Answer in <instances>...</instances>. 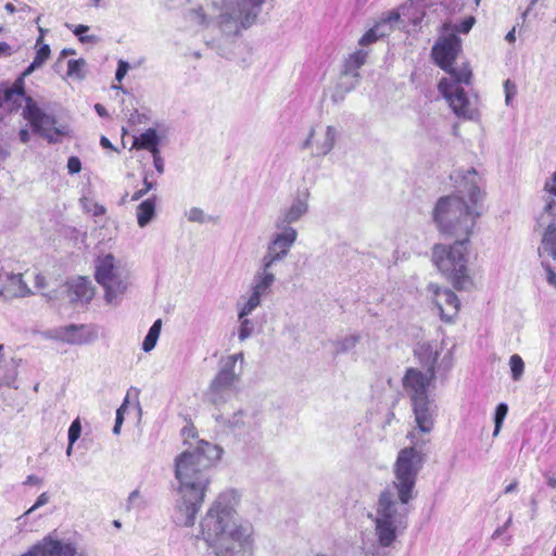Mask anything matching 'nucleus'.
<instances>
[{
	"mask_svg": "<svg viewBox=\"0 0 556 556\" xmlns=\"http://www.w3.org/2000/svg\"><path fill=\"white\" fill-rule=\"evenodd\" d=\"M426 455L415 446L404 447L397 453L393 466L392 488L383 490L376 505L374 521L375 534L381 547H390L397 535L407 528L408 508L406 505L415 497L417 477L424 467Z\"/></svg>",
	"mask_w": 556,
	"mask_h": 556,
	"instance_id": "obj_1",
	"label": "nucleus"
},
{
	"mask_svg": "<svg viewBox=\"0 0 556 556\" xmlns=\"http://www.w3.org/2000/svg\"><path fill=\"white\" fill-rule=\"evenodd\" d=\"M223 450L204 440L189 446L175 458V478L178 481L174 507V521L191 527L202 506L211 482V468Z\"/></svg>",
	"mask_w": 556,
	"mask_h": 556,
	"instance_id": "obj_2",
	"label": "nucleus"
},
{
	"mask_svg": "<svg viewBox=\"0 0 556 556\" xmlns=\"http://www.w3.org/2000/svg\"><path fill=\"white\" fill-rule=\"evenodd\" d=\"M450 177L456 191L438 199L432 219L442 235L470 238L477 219L482 214L481 177L472 167L457 169Z\"/></svg>",
	"mask_w": 556,
	"mask_h": 556,
	"instance_id": "obj_3",
	"label": "nucleus"
},
{
	"mask_svg": "<svg viewBox=\"0 0 556 556\" xmlns=\"http://www.w3.org/2000/svg\"><path fill=\"white\" fill-rule=\"evenodd\" d=\"M232 492L222 493L212 504L200 527L203 540L215 556H253V527L239 521Z\"/></svg>",
	"mask_w": 556,
	"mask_h": 556,
	"instance_id": "obj_4",
	"label": "nucleus"
},
{
	"mask_svg": "<svg viewBox=\"0 0 556 556\" xmlns=\"http://www.w3.org/2000/svg\"><path fill=\"white\" fill-rule=\"evenodd\" d=\"M264 0H213V20L227 36L251 27L261 13Z\"/></svg>",
	"mask_w": 556,
	"mask_h": 556,
	"instance_id": "obj_5",
	"label": "nucleus"
},
{
	"mask_svg": "<svg viewBox=\"0 0 556 556\" xmlns=\"http://www.w3.org/2000/svg\"><path fill=\"white\" fill-rule=\"evenodd\" d=\"M468 243L469 238H456L452 245L435 244L432 250L434 265L457 290H468L472 286L467 267Z\"/></svg>",
	"mask_w": 556,
	"mask_h": 556,
	"instance_id": "obj_6",
	"label": "nucleus"
},
{
	"mask_svg": "<svg viewBox=\"0 0 556 556\" xmlns=\"http://www.w3.org/2000/svg\"><path fill=\"white\" fill-rule=\"evenodd\" d=\"M94 277L104 289L105 302L116 306L127 289V283L115 265L113 254H105L96 260Z\"/></svg>",
	"mask_w": 556,
	"mask_h": 556,
	"instance_id": "obj_7",
	"label": "nucleus"
},
{
	"mask_svg": "<svg viewBox=\"0 0 556 556\" xmlns=\"http://www.w3.org/2000/svg\"><path fill=\"white\" fill-rule=\"evenodd\" d=\"M23 114L30 123L34 131L43 137L49 143L60 142L70 132L66 125L58 124L54 116L46 114L31 98H27Z\"/></svg>",
	"mask_w": 556,
	"mask_h": 556,
	"instance_id": "obj_8",
	"label": "nucleus"
},
{
	"mask_svg": "<svg viewBox=\"0 0 556 556\" xmlns=\"http://www.w3.org/2000/svg\"><path fill=\"white\" fill-rule=\"evenodd\" d=\"M238 380L239 374L233 371L232 359L227 364H222L217 375L204 393L206 401L216 406L226 403L230 399Z\"/></svg>",
	"mask_w": 556,
	"mask_h": 556,
	"instance_id": "obj_9",
	"label": "nucleus"
},
{
	"mask_svg": "<svg viewBox=\"0 0 556 556\" xmlns=\"http://www.w3.org/2000/svg\"><path fill=\"white\" fill-rule=\"evenodd\" d=\"M438 88L443 98L448 102L455 115L465 119H475L478 116L476 106L468 99L462 86H458V84L450 79L442 78Z\"/></svg>",
	"mask_w": 556,
	"mask_h": 556,
	"instance_id": "obj_10",
	"label": "nucleus"
},
{
	"mask_svg": "<svg viewBox=\"0 0 556 556\" xmlns=\"http://www.w3.org/2000/svg\"><path fill=\"white\" fill-rule=\"evenodd\" d=\"M278 231L273 233L266 248L262 261L275 265L282 261L289 254L291 248L298 239L295 228H276Z\"/></svg>",
	"mask_w": 556,
	"mask_h": 556,
	"instance_id": "obj_11",
	"label": "nucleus"
},
{
	"mask_svg": "<svg viewBox=\"0 0 556 556\" xmlns=\"http://www.w3.org/2000/svg\"><path fill=\"white\" fill-rule=\"evenodd\" d=\"M462 50V41L456 34H445L432 48V56L435 63L447 71Z\"/></svg>",
	"mask_w": 556,
	"mask_h": 556,
	"instance_id": "obj_12",
	"label": "nucleus"
},
{
	"mask_svg": "<svg viewBox=\"0 0 556 556\" xmlns=\"http://www.w3.org/2000/svg\"><path fill=\"white\" fill-rule=\"evenodd\" d=\"M427 290L431 293L441 318L451 321L458 314L460 307L458 296L452 290L442 289L437 283H429Z\"/></svg>",
	"mask_w": 556,
	"mask_h": 556,
	"instance_id": "obj_13",
	"label": "nucleus"
},
{
	"mask_svg": "<svg viewBox=\"0 0 556 556\" xmlns=\"http://www.w3.org/2000/svg\"><path fill=\"white\" fill-rule=\"evenodd\" d=\"M434 376L430 372H421L416 368H408L403 378V387L412 402L428 399V387Z\"/></svg>",
	"mask_w": 556,
	"mask_h": 556,
	"instance_id": "obj_14",
	"label": "nucleus"
},
{
	"mask_svg": "<svg viewBox=\"0 0 556 556\" xmlns=\"http://www.w3.org/2000/svg\"><path fill=\"white\" fill-rule=\"evenodd\" d=\"M33 294V291L23 280L22 274L0 273V298L4 301H11L17 298H26Z\"/></svg>",
	"mask_w": 556,
	"mask_h": 556,
	"instance_id": "obj_15",
	"label": "nucleus"
},
{
	"mask_svg": "<svg viewBox=\"0 0 556 556\" xmlns=\"http://www.w3.org/2000/svg\"><path fill=\"white\" fill-rule=\"evenodd\" d=\"M315 131L312 128L308 137L302 143L301 149H312V156L321 157L327 155L334 147L337 140V129L333 126H327L321 138L313 140Z\"/></svg>",
	"mask_w": 556,
	"mask_h": 556,
	"instance_id": "obj_16",
	"label": "nucleus"
},
{
	"mask_svg": "<svg viewBox=\"0 0 556 556\" xmlns=\"http://www.w3.org/2000/svg\"><path fill=\"white\" fill-rule=\"evenodd\" d=\"M307 197L308 193L304 198L298 197L290 206L281 208L275 219V228H293L291 225L308 212Z\"/></svg>",
	"mask_w": 556,
	"mask_h": 556,
	"instance_id": "obj_17",
	"label": "nucleus"
},
{
	"mask_svg": "<svg viewBox=\"0 0 556 556\" xmlns=\"http://www.w3.org/2000/svg\"><path fill=\"white\" fill-rule=\"evenodd\" d=\"M34 546L40 556H75L77 554L73 543L52 539L50 535L45 536Z\"/></svg>",
	"mask_w": 556,
	"mask_h": 556,
	"instance_id": "obj_18",
	"label": "nucleus"
},
{
	"mask_svg": "<svg viewBox=\"0 0 556 556\" xmlns=\"http://www.w3.org/2000/svg\"><path fill=\"white\" fill-rule=\"evenodd\" d=\"M415 421L420 431L428 433L434 425V405L428 399L412 402Z\"/></svg>",
	"mask_w": 556,
	"mask_h": 556,
	"instance_id": "obj_19",
	"label": "nucleus"
},
{
	"mask_svg": "<svg viewBox=\"0 0 556 556\" xmlns=\"http://www.w3.org/2000/svg\"><path fill=\"white\" fill-rule=\"evenodd\" d=\"M273 266L274 265L261 260L260 267L253 277L251 287L252 292L262 296H265L270 292L271 287L276 281V276L273 273Z\"/></svg>",
	"mask_w": 556,
	"mask_h": 556,
	"instance_id": "obj_20",
	"label": "nucleus"
},
{
	"mask_svg": "<svg viewBox=\"0 0 556 556\" xmlns=\"http://www.w3.org/2000/svg\"><path fill=\"white\" fill-rule=\"evenodd\" d=\"M67 293L73 303H89L94 295V289L88 278L77 277L67 283Z\"/></svg>",
	"mask_w": 556,
	"mask_h": 556,
	"instance_id": "obj_21",
	"label": "nucleus"
},
{
	"mask_svg": "<svg viewBox=\"0 0 556 556\" xmlns=\"http://www.w3.org/2000/svg\"><path fill=\"white\" fill-rule=\"evenodd\" d=\"M414 353L426 371L430 372V376H434L435 364L440 355L439 344L437 342H419Z\"/></svg>",
	"mask_w": 556,
	"mask_h": 556,
	"instance_id": "obj_22",
	"label": "nucleus"
},
{
	"mask_svg": "<svg viewBox=\"0 0 556 556\" xmlns=\"http://www.w3.org/2000/svg\"><path fill=\"white\" fill-rule=\"evenodd\" d=\"M86 326L68 325L54 330V338L70 344H85L92 340L90 334L85 333Z\"/></svg>",
	"mask_w": 556,
	"mask_h": 556,
	"instance_id": "obj_23",
	"label": "nucleus"
},
{
	"mask_svg": "<svg viewBox=\"0 0 556 556\" xmlns=\"http://www.w3.org/2000/svg\"><path fill=\"white\" fill-rule=\"evenodd\" d=\"M161 138L154 128H148L146 131L135 137L132 148L137 150H148L152 154L160 151Z\"/></svg>",
	"mask_w": 556,
	"mask_h": 556,
	"instance_id": "obj_24",
	"label": "nucleus"
},
{
	"mask_svg": "<svg viewBox=\"0 0 556 556\" xmlns=\"http://www.w3.org/2000/svg\"><path fill=\"white\" fill-rule=\"evenodd\" d=\"M227 425L230 431L238 435L247 434L255 425L254 418L251 415L244 414L239 410L227 420Z\"/></svg>",
	"mask_w": 556,
	"mask_h": 556,
	"instance_id": "obj_25",
	"label": "nucleus"
},
{
	"mask_svg": "<svg viewBox=\"0 0 556 556\" xmlns=\"http://www.w3.org/2000/svg\"><path fill=\"white\" fill-rule=\"evenodd\" d=\"M24 77L25 76L22 75L14 81L12 87L7 88L3 91V94L1 96L2 103H12V106L18 108L21 106L23 100L27 101L28 97H25L24 91Z\"/></svg>",
	"mask_w": 556,
	"mask_h": 556,
	"instance_id": "obj_26",
	"label": "nucleus"
},
{
	"mask_svg": "<svg viewBox=\"0 0 556 556\" xmlns=\"http://www.w3.org/2000/svg\"><path fill=\"white\" fill-rule=\"evenodd\" d=\"M359 77H354L352 74H348L342 71L339 81L331 96L333 102H340L344 99L345 94L352 91L358 84Z\"/></svg>",
	"mask_w": 556,
	"mask_h": 556,
	"instance_id": "obj_27",
	"label": "nucleus"
},
{
	"mask_svg": "<svg viewBox=\"0 0 556 556\" xmlns=\"http://www.w3.org/2000/svg\"><path fill=\"white\" fill-rule=\"evenodd\" d=\"M17 376L16 359L0 356V386H11Z\"/></svg>",
	"mask_w": 556,
	"mask_h": 556,
	"instance_id": "obj_28",
	"label": "nucleus"
},
{
	"mask_svg": "<svg viewBox=\"0 0 556 556\" xmlns=\"http://www.w3.org/2000/svg\"><path fill=\"white\" fill-rule=\"evenodd\" d=\"M155 215V197L142 201L137 207V222L138 225L146 227Z\"/></svg>",
	"mask_w": 556,
	"mask_h": 556,
	"instance_id": "obj_29",
	"label": "nucleus"
},
{
	"mask_svg": "<svg viewBox=\"0 0 556 556\" xmlns=\"http://www.w3.org/2000/svg\"><path fill=\"white\" fill-rule=\"evenodd\" d=\"M403 15L414 26L420 25L426 15L424 0H410L409 4L403 8Z\"/></svg>",
	"mask_w": 556,
	"mask_h": 556,
	"instance_id": "obj_30",
	"label": "nucleus"
},
{
	"mask_svg": "<svg viewBox=\"0 0 556 556\" xmlns=\"http://www.w3.org/2000/svg\"><path fill=\"white\" fill-rule=\"evenodd\" d=\"M367 56L368 53L365 50L355 51L345 60L343 71L354 77H359L358 70L366 63Z\"/></svg>",
	"mask_w": 556,
	"mask_h": 556,
	"instance_id": "obj_31",
	"label": "nucleus"
},
{
	"mask_svg": "<svg viewBox=\"0 0 556 556\" xmlns=\"http://www.w3.org/2000/svg\"><path fill=\"white\" fill-rule=\"evenodd\" d=\"M544 189L548 192L543 207L544 214L552 216L553 222L556 217V170L551 180L545 182Z\"/></svg>",
	"mask_w": 556,
	"mask_h": 556,
	"instance_id": "obj_32",
	"label": "nucleus"
},
{
	"mask_svg": "<svg viewBox=\"0 0 556 556\" xmlns=\"http://www.w3.org/2000/svg\"><path fill=\"white\" fill-rule=\"evenodd\" d=\"M37 47L38 49L36 51V55L33 62L23 72V76H29L30 74H33L36 70L41 67L50 56L51 50L49 45L42 42Z\"/></svg>",
	"mask_w": 556,
	"mask_h": 556,
	"instance_id": "obj_33",
	"label": "nucleus"
},
{
	"mask_svg": "<svg viewBox=\"0 0 556 556\" xmlns=\"http://www.w3.org/2000/svg\"><path fill=\"white\" fill-rule=\"evenodd\" d=\"M161 328H162V320L161 319H156L153 325L150 327L147 336L144 337V340L142 342V350L144 352H150L152 351L155 345H156V342H157V339L160 337V333H161Z\"/></svg>",
	"mask_w": 556,
	"mask_h": 556,
	"instance_id": "obj_34",
	"label": "nucleus"
},
{
	"mask_svg": "<svg viewBox=\"0 0 556 556\" xmlns=\"http://www.w3.org/2000/svg\"><path fill=\"white\" fill-rule=\"evenodd\" d=\"M446 72L451 75L448 79L452 80L453 83L458 84V86H460V84H470L472 74L471 70L467 64L463 65L459 68H454L452 65Z\"/></svg>",
	"mask_w": 556,
	"mask_h": 556,
	"instance_id": "obj_35",
	"label": "nucleus"
},
{
	"mask_svg": "<svg viewBox=\"0 0 556 556\" xmlns=\"http://www.w3.org/2000/svg\"><path fill=\"white\" fill-rule=\"evenodd\" d=\"M475 23H476L475 17L468 16L458 24H454V25H452L450 23L443 24L442 30L444 34H451V33L455 34V31L462 33V34H468L470 31V29L472 28V26L475 25Z\"/></svg>",
	"mask_w": 556,
	"mask_h": 556,
	"instance_id": "obj_36",
	"label": "nucleus"
},
{
	"mask_svg": "<svg viewBox=\"0 0 556 556\" xmlns=\"http://www.w3.org/2000/svg\"><path fill=\"white\" fill-rule=\"evenodd\" d=\"M359 334H350L334 342V353L343 354L352 351L359 342Z\"/></svg>",
	"mask_w": 556,
	"mask_h": 556,
	"instance_id": "obj_37",
	"label": "nucleus"
},
{
	"mask_svg": "<svg viewBox=\"0 0 556 556\" xmlns=\"http://www.w3.org/2000/svg\"><path fill=\"white\" fill-rule=\"evenodd\" d=\"M262 298V295L251 291L249 299L245 301L238 313V318L248 317L250 314H252L253 311H255L261 305Z\"/></svg>",
	"mask_w": 556,
	"mask_h": 556,
	"instance_id": "obj_38",
	"label": "nucleus"
},
{
	"mask_svg": "<svg viewBox=\"0 0 556 556\" xmlns=\"http://www.w3.org/2000/svg\"><path fill=\"white\" fill-rule=\"evenodd\" d=\"M86 65H87V63L84 59L70 60L67 63V75L72 78H77V79L85 78Z\"/></svg>",
	"mask_w": 556,
	"mask_h": 556,
	"instance_id": "obj_39",
	"label": "nucleus"
},
{
	"mask_svg": "<svg viewBox=\"0 0 556 556\" xmlns=\"http://www.w3.org/2000/svg\"><path fill=\"white\" fill-rule=\"evenodd\" d=\"M509 366L511 370V378L514 381H519L523 375L525 363L518 354H514L509 358Z\"/></svg>",
	"mask_w": 556,
	"mask_h": 556,
	"instance_id": "obj_40",
	"label": "nucleus"
},
{
	"mask_svg": "<svg viewBox=\"0 0 556 556\" xmlns=\"http://www.w3.org/2000/svg\"><path fill=\"white\" fill-rule=\"evenodd\" d=\"M507 413H508L507 404L500 403L496 406L495 414H494V431H493V437H497L498 435V433L501 431V428H502V425H503V421H504V419L507 416Z\"/></svg>",
	"mask_w": 556,
	"mask_h": 556,
	"instance_id": "obj_41",
	"label": "nucleus"
},
{
	"mask_svg": "<svg viewBox=\"0 0 556 556\" xmlns=\"http://www.w3.org/2000/svg\"><path fill=\"white\" fill-rule=\"evenodd\" d=\"M239 320L240 328L238 331V338L240 341H245L254 332V323L247 317L239 318Z\"/></svg>",
	"mask_w": 556,
	"mask_h": 556,
	"instance_id": "obj_42",
	"label": "nucleus"
},
{
	"mask_svg": "<svg viewBox=\"0 0 556 556\" xmlns=\"http://www.w3.org/2000/svg\"><path fill=\"white\" fill-rule=\"evenodd\" d=\"M89 30V26L87 25H77L74 27L73 33L78 37L79 41L83 43H96L98 42V37L96 35H85Z\"/></svg>",
	"mask_w": 556,
	"mask_h": 556,
	"instance_id": "obj_43",
	"label": "nucleus"
},
{
	"mask_svg": "<svg viewBox=\"0 0 556 556\" xmlns=\"http://www.w3.org/2000/svg\"><path fill=\"white\" fill-rule=\"evenodd\" d=\"M144 506H146V503L142 500L140 491L139 490H134L129 494V496L127 498L126 508L128 510H130V509H142V508H144Z\"/></svg>",
	"mask_w": 556,
	"mask_h": 556,
	"instance_id": "obj_44",
	"label": "nucleus"
},
{
	"mask_svg": "<svg viewBox=\"0 0 556 556\" xmlns=\"http://www.w3.org/2000/svg\"><path fill=\"white\" fill-rule=\"evenodd\" d=\"M187 218L189 222L204 224L211 222L213 218L211 216H206L203 210L199 207H192L187 212Z\"/></svg>",
	"mask_w": 556,
	"mask_h": 556,
	"instance_id": "obj_45",
	"label": "nucleus"
},
{
	"mask_svg": "<svg viewBox=\"0 0 556 556\" xmlns=\"http://www.w3.org/2000/svg\"><path fill=\"white\" fill-rule=\"evenodd\" d=\"M503 87L505 91V103L506 105H510L514 97L517 93L516 84L510 79H506L503 84Z\"/></svg>",
	"mask_w": 556,
	"mask_h": 556,
	"instance_id": "obj_46",
	"label": "nucleus"
},
{
	"mask_svg": "<svg viewBox=\"0 0 556 556\" xmlns=\"http://www.w3.org/2000/svg\"><path fill=\"white\" fill-rule=\"evenodd\" d=\"M379 38L381 37L378 35V28L371 27L361 37L358 43L361 46H368L376 42Z\"/></svg>",
	"mask_w": 556,
	"mask_h": 556,
	"instance_id": "obj_47",
	"label": "nucleus"
},
{
	"mask_svg": "<svg viewBox=\"0 0 556 556\" xmlns=\"http://www.w3.org/2000/svg\"><path fill=\"white\" fill-rule=\"evenodd\" d=\"M81 433V425L79 419H75L68 429V441H71V444H75V442L79 439Z\"/></svg>",
	"mask_w": 556,
	"mask_h": 556,
	"instance_id": "obj_48",
	"label": "nucleus"
},
{
	"mask_svg": "<svg viewBox=\"0 0 556 556\" xmlns=\"http://www.w3.org/2000/svg\"><path fill=\"white\" fill-rule=\"evenodd\" d=\"M67 170L74 175L81 170V162L77 156H70L67 160Z\"/></svg>",
	"mask_w": 556,
	"mask_h": 556,
	"instance_id": "obj_49",
	"label": "nucleus"
},
{
	"mask_svg": "<svg viewBox=\"0 0 556 556\" xmlns=\"http://www.w3.org/2000/svg\"><path fill=\"white\" fill-rule=\"evenodd\" d=\"M50 500V496L47 492H43L41 493L36 503L25 513V515H29L31 514L33 511H35L36 509H38L39 507L46 505Z\"/></svg>",
	"mask_w": 556,
	"mask_h": 556,
	"instance_id": "obj_50",
	"label": "nucleus"
},
{
	"mask_svg": "<svg viewBox=\"0 0 556 556\" xmlns=\"http://www.w3.org/2000/svg\"><path fill=\"white\" fill-rule=\"evenodd\" d=\"M129 70V64L126 61L121 60L117 65L115 73V79L122 81Z\"/></svg>",
	"mask_w": 556,
	"mask_h": 556,
	"instance_id": "obj_51",
	"label": "nucleus"
},
{
	"mask_svg": "<svg viewBox=\"0 0 556 556\" xmlns=\"http://www.w3.org/2000/svg\"><path fill=\"white\" fill-rule=\"evenodd\" d=\"M372 28H378V35L380 37H384L392 31V26L387 25V23L381 18L379 22H377Z\"/></svg>",
	"mask_w": 556,
	"mask_h": 556,
	"instance_id": "obj_52",
	"label": "nucleus"
},
{
	"mask_svg": "<svg viewBox=\"0 0 556 556\" xmlns=\"http://www.w3.org/2000/svg\"><path fill=\"white\" fill-rule=\"evenodd\" d=\"M400 13L396 11L389 12L382 20L387 23V25L392 26V29L394 28V24L400 21Z\"/></svg>",
	"mask_w": 556,
	"mask_h": 556,
	"instance_id": "obj_53",
	"label": "nucleus"
},
{
	"mask_svg": "<svg viewBox=\"0 0 556 556\" xmlns=\"http://www.w3.org/2000/svg\"><path fill=\"white\" fill-rule=\"evenodd\" d=\"M152 156H153V163H154V167H155L156 172L159 174H163L164 173V160L161 156V151L153 153Z\"/></svg>",
	"mask_w": 556,
	"mask_h": 556,
	"instance_id": "obj_54",
	"label": "nucleus"
},
{
	"mask_svg": "<svg viewBox=\"0 0 556 556\" xmlns=\"http://www.w3.org/2000/svg\"><path fill=\"white\" fill-rule=\"evenodd\" d=\"M123 420H124V416H123V406H121L117 410H116V419H115V425L113 427V433L114 434H118L119 431H121V426L123 424Z\"/></svg>",
	"mask_w": 556,
	"mask_h": 556,
	"instance_id": "obj_55",
	"label": "nucleus"
},
{
	"mask_svg": "<svg viewBox=\"0 0 556 556\" xmlns=\"http://www.w3.org/2000/svg\"><path fill=\"white\" fill-rule=\"evenodd\" d=\"M14 52L13 48L7 42H0V58L10 56Z\"/></svg>",
	"mask_w": 556,
	"mask_h": 556,
	"instance_id": "obj_56",
	"label": "nucleus"
},
{
	"mask_svg": "<svg viewBox=\"0 0 556 556\" xmlns=\"http://www.w3.org/2000/svg\"><path fill=\"white\" fill-rule=\"evenodd\" d=\"M511 521H513V518H511V516H509L507 521L502 527H498L494 531L492 536L497 538V536L502 535L507 530V528L511 525Z\"/></svg>",
	"mask_w": 556,
	"mask_h": 556,
	"instance_id": "obj_57",
	"label": "nucleus"
},
{
	"mask_svg": "<svg viewBox=\"0 0 556 556\" xmlns=\"http://www.w3.org/2000/svg\"><path fill=\"white\" fill-rule=\"evenodd\" d=\"M230 359H232L233 362V368L236 367V364L238 361H241L243 362V353H237V354H232V355H229L227 356L224 361H223V364H227Z\"/></svg>",
	"mask_w": 556,
	"mask_h": 556,
	"instance_id": "obj_58",
	"label": "nucleus"
},
{
	"mask_svg": "<svg viewBox=\"0 0 556 556\" xmlns=\"http://www.w3.org/2000/svg\"><path fill=\"white\" fill-rule=\"evenodd\" d=\"M35 286L37 288H45L46 287V278L41 274H37L35 276Z\"/></svg>",
	"mask_w": 556,
	"mask_h": 556,
	"instance_id": "obj_59",
	"label": "nucleus"
},
{
	"mask_svg": "<svg viewBox=\"0 0 556 556\" xmlns=\"http://www.w3.org/2000/svg\"><path fill=\"white\" fill-rule=\"evenodd\" d=\"M42 482V480L35 476V475H29L27 478H26V481L24 482V484H40Z\"/></svg>",
	"mask_w": 556,
	"mask_h": 556,
	"instance_id": "obj_60",
	"label": "nucleus"
},
{
	"mask_svg": "<svg viewBox=\"0 0 556 556\" xmlns=\"http://www.w3.org/2000/svg\"><path fill=\"white\" fill-rule=\"evenodd\" d=\"M94 110L99 114V116H101V117H106L109 115L106 109L102 104H100V103H97L94 105Z\"/></svg>",
	"mask_w": 556,
	"mask_h": 556,
	"instance_id": "obj_61",
	"label": "nucleus"
},
{
	"mask_svg": "<svg viewBox=\"0 0 556 556\" xmlns=\"http://www.w3.org/2000/svg\"><path fill=\"white\" fill-rule=\"evenodd\" d=\"M20 140L23 142V143H27L30 139V135H29V131L27 129H21L20 130Z\"/></svg>",
	"mask_w": 556,
	"mask_h": 556,
	"instance_id": "obj_62",
	"label": "nucleus"
},
{
	"mask_svg": "<svg viewBox=\"0 0 556 556\" xmlns=\"http://www.w3.org/2000/svg\"><path fill=\"white\" fill-rule=\"evenodd\" d=\"M143 189L147 193L154 188V184L148 179V174H146L143 177Z\"/></svg>",
	"mask_w": 556,
	"mask_h": 556,
	"instance_id": "obj_63",
	"label": "nucleus"
},
{
	"mask_svg": "<svg viewBox=\"0 0 556 556\" xmlns=\"http://www.w3.org/2000/svg\"><path fill=\"white\" fill-rule=\"evenodd\" d=\"M100 144L104 149H114L113 144L111 143V141L105 136H101Z\"/></svg>",
	"mask_w": 556,
	"mask_h": 556,
	"instance_id": "obj_64",
	"label": "nucleus"
}]
</instances>
